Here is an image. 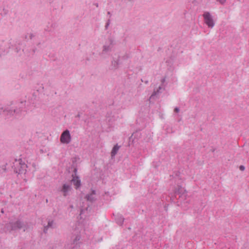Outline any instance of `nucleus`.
I'll use <instances>...</instances> for the list:
<instances>
[{
	"instance_id": "nucleus-1",
	"label": "nucleus",
	"mask_w": 249,
	"mask_h": 249,
	"mask_svg": "<svg viewBox=\"0 0 249 249\" xmlns=\"http://www.w3.org/2000/svg\"><path fill=\"white\" fill-rule=\"evenodd\" d=\"M13 164L12 168L16 173L20 174L25 173L27 165L24 162H22L21 159H19L18 160H16Z\"/></svg>"
},
{
	"instance_id": "nucleus-2",
	"label": "nucleus",
	"mask_w": 249,
	"mask_h": 249,
	"mask_svg": "<svg viewBox=\"0 0 249 249\" xmlns=\"http://www.w3.org/2000/svg\"><path fill=\"white\" fill-rule=\"evenodd\" d=\"M8 227H10L11 230L15 231L21 229L24 226L23 222L19 220L16 221L10 222L7 224Z\"/></svg>"
},
{
	"instance_id": "nucleus-3",
	"label": "nucleus",
	"mask_w": 249,
	"mask_h": 249,
	"mask_svg": "<svg viewBox=\"0 0 249 249\" xmlns=\"http://www.w3.org/2000/svg\"><path fill=\"white\" fill-rule=\"evenodd\" d=\"M205 23L209 28H212L214 25V22L210 13L208 12H205L203 15Z\"/></svg>"
},
{
	"instance_id": "nucleus-4",
	"label": "nucleus",
	"mask_w": 249,
	"mask_h": 249,
	"mask_svg": "<svg viewBox=\"0 0 249 249\" xmlns=\"http://www.w3.org/2000/svg\"><path fill=\"white\" fill-rule=\"evenodd\" d=\"M71 141V136L70 131L66 130L63 132L60 136V142L63 143L68 144Z\"/></svg>"
},
{
	"instance_id": "nucleus-5",
	"label": "nucleus",
	"mask_w": 249,
	"mask_h": 249,
	"mask_svg": "<svg viewBox=\"0 0 249 249\" xmlns=\"http://www.w3.org/2000/svg\"><path fill=\"white\" fill-rule=\"evenodd\" d=\"M72 178L71 180V182H72L73 185L75 186V189H77L81 185V180L79 179L78 176H74V175H72Z\"/></svg>"
},
{
	"instance_id": "nucleus-6",
	"label": "nucleus",
	"mask_w": 249,
	"mask_h": 249,
	"mask_svg": "<svg viewBox=\"0 0 249 249\" xmlns=\"http://www.w3.org/2000/svg\"><path fill=\"white\" fill-rule=\"evenodd\" d=\"M96 195V191L94 190H91V193L89 194H87L85 196V198L90 202H93L96 200L95 195Z\"/></svg>"
},
{
	"instance_id": "nucleus-7",
	"label": "nucleus",
	"mask_w": 249,
	"mask_h": 249,
	"mask_svg": "<svg viewBox=\"0 0 249 249\" xmlns=\"http://www.w3.org/2000/svg\"><path fill=\"white\" fill-rule=\"evenodd\" d=\"M71 189V186L70 185L64 184L62 186L61 191L63 193V196H66L68 195V192Z\"/></svg>"
},
{
	"instance_id": "nucleus-8",
	"label": "nucleus",
	"mask_w": 249,
	"mask_h": 249,
	"mask_svg": "<svg viewBox=\"0 0 249 249\" xmlns=\"http://www.w3.org/2000/svg\"><path fill=\"white\" fill-rule=\"evenodd\" d=\"M186 193V190L180 185H178L177 188L175 190V195H183Z\"/></svg>"
},
{
	"instance_id": "nucleus-9",
	"label": "nucleus",
	"mask_w": 249,
	"mask_h": 249,
	"mask_svg": "<svg viewBox=\"0 0 249 249\" xmlns=\"http://www.w3.org/2000/svg\"><path fill=\"white\" fill-rule=\"evenodd\" d=\"M120 147V146H119L117 144L114 146L111 152V156L112 158L117 154Z\"/></svg>"
},
{
	"instance_id": "nucleus-10",
	"label": "nucleus",
	"mask_w": 249,
	"mask_h": 249,
	"mask_svg": "<svg viewBox=\"0 0 249 249\" xmlns=\"http://www.w3.org/2000/svg\"><path fill=\"white\" fill-rule=\"evenodd\" d=\"M53 220L49 221L48 222V225L44 227V233H47V230L49 228L53 227Z\"/></svg>"
},
{
	"instance_id": "nucleus-11",
	"label": "nucleus",
	"mask_w": 249,
	"mask_h": 249,
	"mask_svg": "<svg viewBox=\"0 0 249 249\" xmlns=\"http://www.w3.org/2000/svg\"><path fill=\"white\" fill-rule=\"evenodd\" d=\"M161 89V87L160 86L157 91H154L152 95H151L150 99L153 98L159 92V90Z\"/></svg>"
},
{
	"instance_id": "nucleus-12",
	"label": "nucleus",
	"mask_w": 249,
	"mask_h": 249,
	"mask_svg": "<svg viewBox=\"0 0 249 249\" xmlns=\"http://www.w3.org/2000/svg\"><path fill=\"white\" fill-rule=\"evenodd\" d=\"M80 239V236L77 235L73 241V244H77V242L79 241Z\"/></svg>"
},
{
	"instance_id": "nucleus-13",
	"label": "nucleus",
	"mask_w": 249,
	"mask_h": 249,
	"mask_svg": "<svg viewBox=\"0 0 249 249\" xmlns=\"http://www.w3.org/2000/svg\"><path fill=\"white\" fill-rule=\"evenodd\" d=\"M72 166L73 167V172H74V176H77V169L76 167H75L73 165H72Z\"/></svg>"
},
{
	"instance_id": "nucleus-14",
	"label": "nucleus",
	"mask_w": 249,
	"mask_h": 249,
	"mask_svg": "<svg viewBox=\"0 0 249 249\" xmlns=\"http://www.w3.org/2000/svg\"><path fill=\"white\" fill-rule=\"evenodd\" d=\"M103 48H104L103 51H108L109 50H110L109 46H104Z\"/></svg>"
},
{
	"instance_id": "nucleus-15",
	"label": "nucleus",
	"mask_w": 249,
	"mask_h": 249,
	"mask_svg": "<svg viewBox=\"0 0 249 249\" xmlns=\"http://www.w3.org/2000/svg\"><path fill=\"white\" fill-rule=\"evenodd\" d=\"M217 1L219 2L221 4H224L226 1V0H216Z\"/></svg>"
},
{
	"instance_id": "nucleus-16",
	"label": "nucleus",
	"mask_w": 249,
	"mask_h": 249,
	"mask_svg": "<svg viewBox=\"0 0 249 249\" xmlns=\"http://www.w3.org/2000/svg\"><path fill=\"white\" fill-rule=\"evenodd\" d=\"M112 64L115 67H116L118 65V63L116 61H114L112 62Z\"/></svg>"
},
{
	"instance_id": "nucleus-17",
	"label": "nucleus",
	"mask_w": 249,
	"mask_h": 249,
	"mask_svg": "<svg viewBox=\"0 0 249 249\" xmlns=\"http://www.w3.org/2000/svg\"><path fill=\"white\" fill-rule=\"evenodd\" d=\"M239 169L241 171H244L245 169V166L243 165H240L239 166Z\"/></svg>"
},
{
	"instance_id": "nucleus-18",
	"label": "nucleus",
	"mask_w": 249,
	"mask_h": 249,
	"mask_svg": "<svg viewBox=\"0 0 249 249\" xmlns=\"http://www.w3.org/2000/svg\"><path fill=\"white\" fill-rule=\"evenodd\" d=\"M25 102H26V101H21V102H20V103L21 104H22V107H21V108H22L23 107H24V106H25Z\"/></svg>"
},
{
	"instance_id": "nucleus-19",
	"label": "nucleus",
	"mask_w": 249,
	"mask_h": 249,
	"mask_svg": "<svg viewBox=\"0 0 249 249\" xmlns=\"http://www.w3.org/2000/svg\"><path fill=\"white\" fill-rule=\"evenodd\" d=\"M109 21H110V20H108V21H107V22L106 23V26H105L106 29H107V27H108V26H109Z\"/></svg>"
},
{
	"instance_id": "nucleus-20",
	"label": "nucleus",
	"mask_w": 249,
	"mask_h": 249,
	"mask_svg": "<svg viewBox=\"0 0 249 249\" xmlns=\"http://www.w3.org/2000/svg\"><path fill=\"white\" fill-rule=\"evenodd\" d=\"M179 108H178V107H176V108H175V109H174V111H175V112H177V113L178 112H179Z\"/></svg>"
},
{
	"instance_id": "nucleus-21",
	"label": "nucleus",
	"mask_w": 249,
	"mask_h": 249,
	"mask_svg": "<svg viewBox=\"0 0 249 249\" xmlns=\"http://www.w3.org/2000/svg\"><path fill=\"white\" fill-rule=\"evenodd\" d=\"M170 200L172 201H174V197L173 196H170Z\"/></svg>"
},
{
	"instance_id": "nucleus-22",
	"label": "nucleus",
	"mask_w": 249,
	"mask_h": 249,
	"mask_svg": "<svg viewBox=\"0 0 249 249\" xmlns=\"http://www.w3.org/2000/svg\"><path fill=\"white\" fill-rule=\"evenodd\" d=\"M123 222H124V218L121 219V223H120V225H122L123 223Z\"/></svg>"
},
{
	"instance_id": "nucleus-23",
	"label": "nucleus",
	"mask_w": 249,
	"mask_h": 249,
	"mask_svg": "<svg viewBox=\"0 0 249 249\" xmlns=\"http://www.w3.org/2000/svg\"><path fill=\"white\" fill-rule=\"evenodd\" d=\"M165 78H163V79L161 80V82H162V83H163L165 82Z\"/></svg>"
},
{
	"instance_id": "nucleus-24",
	"label": "nucleus",
	"mask_w": 249,
	"mask_h": 249,
	"mask_svg": "<svg viewBox=\"0 0 249 249\" xmlns=\"http://www.w3.org/2000/svg\"><path fill=\"white\" fill-rule=\"evenodd\" d=\"M76 117H78V118H80V114H78Z\"/></svg>"
},
{
	"instance_id": "nucleus-25",
	"label": "nucleus",
	"mask_w": 249,
	"mask_h": 249,
	"mask_svg": "<svg viewBox=\"0 0 249 249\" xmlns=\"http://www.w3.org/2000/svg\"><path fill=\"white\" fill-rule=\"evenodd\" d=\"M83 211H84V210H82L81 211L80 214H81L83 213Z\"/></svg>"
},
{
	"instance_id": "nucleus-26",
	"label": "nucleus",
	"mask_w": 249,
	"mask_h": 249,
	"mask_svg": "<svg viewBox=\"0 0 249 249\" xmlns=\"http://www.w3.org/2000/svg\"><path fill=\"white\" fill-rule=\"evenodd\" d=\"M165 211H167V207H165Z\"/></svg>"
},
{
	"instance_id": "nucleus-27",
	"label": "nucleus",
	"mask_w": 249,
	"mask_h": 249,
	"mask_svg": "<svg viewBox=\"0 0 249 249\" xmlns=\"http://www.w3.org/2000/svg\"><path fill=\"white\" fill-rule=\"evenodd\" d=\"M46 202L47 203L48 202V199H46Z\"/></svg>"
},
{
	"instance_id": "nucleus-28",
	"label": "nucleus",
	"mask_w": 249,
	"mask_h": 249,
	"mask_svg": "<svg viewBox=\"0 0 249 249\" xmlns=\"http://www.w3.org/2000/svg\"><path fill=\"white\" fill-rule=\"evenodd\" d=\"M96 7H98V3L96 4Z\"/></svg>"
}]
</instances>
